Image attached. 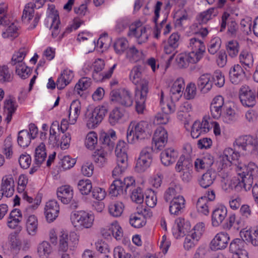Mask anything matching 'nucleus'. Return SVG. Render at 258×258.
I'll return each mask as SVG.
<instances>
[{"mask_svg":"<svg viewBox=\"0 0 258 258\" xmlns=\"http://www.w3.org/2000/svg\"><path fill=\"white\" fill-rule=\"evenodd\" d=\"M227 215V208L224 206H220L216 208L212 214V224L213 226H219L225 219Z\"/></svg>","mask_w":258,"mask_h":258,"instance_id":"obj_22","label":"nucleus"},{"mask_svg":"<svg viewBox=\"0 0 258 258\" xmlns=\"http://www.w3.org/2000/svg\"><path fill=\"white\" fill-rule=\"evenodd\" d=\"M180 35L178 33H172L169 37L167 43L164 47L165 53L169 54L173 53L167 60V67L172 61L175 54L177 52V49L179 44Z\"/></svg>","mask_w":258,"mask_h":258,"instance_id":"obj_8","label":"nucleus"},{"mask_svg":"<svg viewBox=\"0 0 258 258\" xmlns=\"http://www.w3.org/2000/svg\"><path fill=\"white\" fill-rule=\"evenodd\" d=\"M46 157L45 146L41 143L35 149V164L41 165Z\"/></svg>","mask_w":258,"mask_h":258,"instance_id":"obj_40","label":"nucleus"},{"mask_svg":"<svg viewBox=\"0 0 258 258\" xmlns=\"http://www.w3.org/2000/svg\"><path fill=\"white\" fill-rule=\"evenodd\" d=\"M240 235L242 238L250 242L253 246H258V230H254L253 232L248 230L241 231Z\"/></svg>","mask_w":258,"mask_h":258,"instance_id":"obj_36","label":"nucleus"},{"mask_svg":"<svg viewBox=\"0 0 258 258\" xmlns=\"http://www.w3.org/2000/svg\"><path fill=\"white\" fill-rule=\"evenodd\" d=\"M51 251L52 247L47 241H43L38 246L37 252L40 258H47Z\"/></svg>","mask_w":258,"mask_h":258,"instance_id":"obj_46","label":"nucleus"},{"mask_svg":"<svg viewBox=\"0 0 258 258\" xmlns=\"http://www.w3.org/2000/svg\"><path fill=\"white\" fill-rule=\"evenodd\" d=\"M116 162L117 166L112 171L113 177L118 176L122 173L127 167V155L126 153L117 152Z\"/></svg>","mask_w":258,"mask_h":258,"instance_id":"obj_16","label":"nucleus"},{"mask_svg":"<svg viewBox=\"0 0 258 258\" xmlns=\"http://www.w3.org/2000/svg\"><path fill=\"white\" fill-rule=\"evenodd\" d=\"M107 112V107L105 106H98L94 109H88L86 113L88 117L87 125L89 127L94 128L103 119Z\"/></svg>","mask_w":258,"mask_h":258,"instance_id":"obj_7","label":"nucleus"},{"mask_svg":"<svg viewBox=\"0 0 258 258\" xmlns=\"http://www.w3.org/2000/svg\"><path fill=\"white\" fill-rule=\"evenodd\" d=\"M18 27L15 23L13 22L2 33V36L4 38H12L14 39L18 36Z\"/></svg>","mask_w":258,"mask_h":258,"instance_id":"obj_55","label":"nucleus"},{"mask_svg":"<svg viewBox=\"0 0 258 258\" xmlns=\"http://www.w3.org/2000/svg\"><path fill=\"white\" fill-rule=\"evenodd\" d=\"M17 107L18 105L14 97L9 96L6 98L4 101V113L6 115L5 120L8 123L11 121L12 116L15 112Z\"/></svg>","mask_w":258,"mask_h":258,"instance_id":"obj_17","label":"nucleus"},{"mask_svg":"<svg viewBox=\"0 0 258 258\" xmlns=\"http://www.w3.org/2000/svg\"><path fill=\"white\" fill-rule=\"evenodd\" d=\"M8 8V4L4 3L0 4V25L7 26L10 24L7 14Z\"/></svg>","mask_w":258,"mask_h":258,"instance_id":"obj_49","label":"nucleus"},{"mask_svg":"<svg viewBox=\"0 0 258 258\" xmlns=\"http://www.w3.org/2000/svg\"><path fill=\"white\" fill-rule=\"evenodd\" d=\"M216 172L215 170L208 169L206 173L203 174L199 179L200 186L204 188H208L212 184L216 177Z\"/></svg>","mask_w":258,"mask_h":258,"instance_id":"obj_27","label":"nucleus"},{"mask_svg":"<svg viewBox=\"0 0 258 258\" xmlns=\"http://www.w3.org/2000/svg\"><path fill=\"white\" fill-rule=\"evenodd\" d=\"M26 229L28 233L32 236L36 234L38 229V220L34 215H30L26 221Z\"/></svg>","mask_w":258,"mask_h":258,"instance_id":"obj_34","label":"nucleus"},{"mask_svg":"<svg viewBox=\"0 0 258 258\" xmlns=\"http://www.w3.org/2000/svg\"><path fill=\"white\" fill-rule=\"evenodd\" d=\"M114 48L118 54L122 53L128 46V42L124 39H119L114 43Z\"/></svg>","mask_w":258,"mask_h":258,"instance_id":"obj_59","label":"nucleus"},{"mask_svg":"<svg viewBox=\"0 0 258 258\" xmlns=\"http://www.w3.org/2000/svg\"><path fill=\"white\" fill-rule=\"evenodd\" d=\"M200 239L196 238L195 235L190 233L188 234L184 239V247L186 250L193 248L197 244Z\"/></svg>","mask_w":258,"mask_h":258,"instance_id":"obj_58","label":"nucleus"},{"mask_svg":"<svg viewBox=\"0 0 258 258\" xmlns=\"http://www.w3.org/2000/svg\"><path fill=\"white\" fill-rule=\"evenodd\" d=\"M123 208L124 206L122 203L116 202L109 205L108 211L111 216L118 217L122 214Z\"/></svg>","mask_w":258,"mask_h":258,"instance_id":"obj_44","label":"nucleus"},{"mask_svg":"<svg viewBox=\"0 0 258 258\" xmlns=\"http://www.w3.org/2000/svg\"><path fill=\"white\" fill-rule=\"evenodd\" d=\"M212 84H214L218 87H222L225 83V79L224 76L221 72H215L212 77Z\"/></svg>","mask_w":258,"mask_h":258,"instance_id":"obj_64","label":"nucleus"},{"mask_svg":"<svg viewBox=\"0 0 258 258\" xmlns=\"http://www.w3.org/2000/svg\"><path fill=\"white\" fill-rule=\"evenodd\" d=\"M115 132L113 130H109L107 133H101L99 143L101 149L107 152L113 150L115 146V141L116 140Z\"/></svg>","mask_w":258,"mask_h":258,"instance_id":"obj_9","label":"nucleus"},{"mask_svg":"<svg viewBox=\"0 0 258 258\" xmlns=\"http://www.w3.org/2000/svg\"><path fill=\"white\" fill-rule=\"evenodd\" d=\"M71 220L77 229L89 228L93 225L94 217L84 211H75L71 214Z\"/></svg>","mask_w":258,"mask_h":258,"instance_id":"obj_5","label":"nucleus"},{"mask_svg":"<svg viewBox=\"0 0 258 258\" xmlns=\"http://www.w3.org/2000/svg\"><path fill=\"white\" fill-rule=\"evenodd\" d=\"M221 40L219 37H215L210 41V45L208 48L209 52L212 54H215L220 48Z\"/></svg>","mask_w":258,"mask_h":258,"instance_id":"obj_62","label":"nucleus"},{"mask_svg":"<svg viewBox=\"0 0 258 258\" xmlns=\"http://www.w3.org/2000/svg\"><path fill=\"white\" fill-rule=\"evenodd\" d=\"M223 121L227 123H230L236 119V114L234 110L231 107H224L222 114Z\"/></svg>","mask_w":258,"mask_h":258,"instance_id":"obj_50","label":"nucleus"},{"mask_svg":"<svg viewBox=\"0 0 258 258\" xmlns=\"http://www.w3.org/2000/svg\"><path fill=\"white\" fill-rule=\"evenodd\" d=\"M226 49L228 55L231 57H235L239 51V44L235 40H231L228 42Z\"/></svg>","mask_w":258,"mask_h":258,"instance_id":"obj_57","label":"nucleus"},{"mask_svg":"<svg viewBox=\"0 0 258 258\" xmlns=\"http://www.w3.org/2000/svg\"><path fill=\"white\" fill-rule=\"evenodd\" d=\"M13 79V72L6 65L0 66V82L2 84L9 83Z\"/></svg>","mask_w":258,"mask_h":258,"instance_id":"obj_33","label":"nucleus"},{"mask_svg":"<svg viewBox=\"0 0 258 258\" xmlns=\"http://www.w3.org/2000/svg\"><path fill=\"white\" fill-rule=\"evenodd\" d=\"M97 135L94 132L89 133L86 138L85 145L90 150H93L97 145Z\"/></svg>","mask_w":258,"mask_h":258,"instance_id":"obj_53","label":"nucleus"},{"mask_svg":"<svg viewBox=\"0 0 258 258\" xmlns=\"http://www.w3.org/2000/svg\"><path fill=\"white\" fill-rule=\"evenodd\" d=\"M124 115V110L119 107H116L110 113L108 121L111 125L117 123Z\"/></svg>","mask_w":258,"mask_h":258,"instance_id":"obj_39","label":"nucleus"},{"mask_svg":"<svg viewBox=\"0 0 258 258\" xmlns=\"http://www.w3.org/2000/svg\"><path fill=\"white\" fill-rule=\"evenodd\" d=\"M32 70L26 66L25 63L16 66V73L22 79H25L29 77L31 74Z\"/></svg>","mask_w":258,"mask_h":258,"instance_id":"obj_54","label":"nucleus"},{"mask_svg":"<svg viewBox=\"0 0 258 258\" xmlns=\"http://www.w3.org/2000/svg\"><path fill=\"white\" fill-rule=\"evenodd\" d=\"M185 207V200L182 196H177L170 201L169 212L171 214L178 215Z\"/></svg>","mask_w":258,"mask_h":258,"instance_id":"obj_23","label":"nucleus"},{"mask_svg":"<svg viewBox=\"0 0 258 258\" xmlns=\"http://www.w3.org/2000/svg\"><path fill=\"white\" fill-rule=\"evenodd\" d=\"M176 223H177L178 232L180 235H185L188 232L190 233L191 226L188 221H185L184 219L180 218L176 220Z\"/></svg>","mask_w":258,"mask_h":258,"instance_id":"obj_52","label":"nucleus"},{"mask_svg":"<svg viewBox=\"0 0 258 258\" xmlns=\"http://www.w3.org/2000/svg\"><path fill=\"white\" fill-rule=\"evenodd\" d=\"M193 52L178 54L176 58L177 67L179 69H183L187 68L189 63L198 62L200 60V55L197 56Z\"/></svg>","mask_w":258,"mask_h":258,"instance_id":"obj_12","label":"nucleus"},{"mask_svg":"<svg viewBox=\"0 0 258 258\" xmlns=\"http://www.w3.org/2000/svg\"><path fill=\"white\" fill-rule=\"evenodd\" d=\"M109 193L112 196L117 197L124 193V188L122 186V180L120 179L113 181L109 187Z\"/></svg>","mask_w":258,"mask_h":258,"instance_id":"obj_38","label":"nucleus"},{"mask_svg":"<svg viewBox=\"0 0 258 258\" xmlns=\"http://www.w3.org/2000/svg\"><path fill=\"white\" fill-rule=\"evenodd\" d=\"M209 202L206 196L200 198L196 204V207L199 213L204 215H208L209 213Z\"/></svg>","mask_w":258,"mask_h":258,"instance_id":"obj_42","label":"nucleus"},{"mask_svg":"<svg viewBox=\"0 0 258 258\" xmlns=\"http://www.w3.org/2000/svg\"><path fill=\"white\" fill-rule=\"evenodd\" d=\"M175 170L177 172L192 171V163L191 159L185 158L184 155L181 156L175 166Z\"/></svg>","mask_w":258,"mask_h":258,"instance_id":"obj_29","label":"nucleus"},{"mask_svg":"<svg viewBox=\"0 0 258 258\" xmlns=\"http://www.w3.org/2000/svg\"><path fill=\"white\" fill-rule=\"evenodd\" d=\"M129 221L132 226L136 228L142 227L146 223V220L139 211L130 215Z\"/></svg>","mask_w":258,"mask_h":258,"instance_id":"obj_32","label":"nucleus"},{"mask_svg":"<svg viewBox=\"0 0 258 258\" xmlns=\"http://www.w3.org/2000/svg\"><path fill=\"white\" fill-rule=\"evenodd\" d=\"M15 191V183L13 177L11 175L4 176L2 180L0 191L6 197H12Z\"/></svg>","mask_w":258,"mask_h":258,"instance_id":"obj_19","label":"nucleus"},{"mask_svg":"<svg viewBox=\"0 0 258 258\" xmlns=\"http://www.w3.org/2000/svg\"><path fill=\"white\" fill-rule=\"evenodd\" d=\"M32 139L29 136V132L27 130L20 131L18 133L17 142L18 145L23 148L27 147L30 144Z\"/></svg>","mask_w":258,"mask_h":258,"instance_id":"obj_35","label":"nucleus"},{"mask_svg":"<svg viewBox=\"0 0 258 258\" xmlns=\"http://www.w3.org/2000/svg\"><path fill=\"white\" fill-rule=\"evenodd\" d=\"M116 66V64H113V66L110 68L108 71L106 73L93 71L92 74V77L96 82H100L105 79H108L111 77Z\"/></svg>","mask_w":258,"mask_h":258,"instance_id":"obj_48","label":"nucleus"},{"mask_svg":"<svg viewBox=\"0 0 258 258\" xmlns=\"http://www.w3.org/2000/svg\"><path fill=\"white\" fill-rule=\"evenodd\" d=\"M74 78V73L72 71L64 70L60 74L56 81V86L58 89H64L70 83Z\"/></svg>","mask_w":258,"mask_h":258,"instance_id":"obj_25","label":"nucleus"},{"mask_svg":"<svg viewBox=\"0 0 258 258\" xmlns=\"http://www.w3.org/2000/svg\"><path fill=\"white\" fill-rule=\"evenodd\" d=\"M234 150L230 148H226L223 151V160L227 161L229 164L239 166L240 158L239 152L242 154L249 153L255 154L258 157V141L251 136H244L238 138L235 141Z\"/></svg>","mask_w":258,"mask_h":258,"instance_id":"obj_1","label":"nucleus"},{"mask_svg":"<svg viewBox=\"0 0 258 258\" xmlns=\"http://www.w3.org/2000/svg\"><path fill=\"white\" fill-rule=\"evenodd\" d=\"M168 140V134L166 130L162 127H158L153 137V145L156 150H161L165 147Z\"/></svg>","mask_w":258,"mask_h":258,"instance_id":"obj_11","label":"nucleus"},{"mask_svg":"<svg viewBox=\"0 0 258 258\" xmlns=\"http://www.w3.org/2000/svg\"><path fill=\"white\" fill-rule=\"evenodd\" d=\"M143 67L138 66L132 70L130 78L137 86L135 90L136 110L138 113H143L145 108V102L149 92L148 82L142 79Z\"/></svg>","mask_w":258,"mask_h":258,"instance_id":"obj_3","label":"nucleus"},{"mask_svg":"<svg viewBox=\"0 0 258 258\" xmlns=\"http://www.w3.org/2000/svg\"><path fill=\"white\" fill-rule=\"evenodd\" d=\"M132 200L137 203L141 204L144 201V195L143 190L141 187H138L134 189L131 196Z\"/></svg>","mask_w":258,"mask_h":258,"instance_id":"obj_61","label":"nucleus"},{"mask_svg":"<svg viewBox=\"0 0 258 258\" xmlns=\"http://www.w3.org/2000/svg\"><path fill=\"white\" fill-rule=\"evenodd\" d=\"M197 86L203 93H206L209 91L212 87V81L211 80V76L209 74L201 75L198 79Z\"/></svg>","mask_w":258,"mask_h":258,"instance_id":"obj_26","label":"nucleus"},{"mask_svg":"<svg viewBox=\"0 0 258 258\" xmlns=\"http://www.w3.org/2000/svg\"><path fill=\"white\" fill-rule=\"evenodd\" d=\"M78 241V236L75 232H71L70 234L62 233L59 239V248L63 251H66L69 246H74Z\"/></svg>","mask_w":258,"mask_h":258,"instance_id":"obj_14","label":"nucleus"},{"mask_svg":"<svg viewBox=\"0 0 258 258\" xmlns=\"http://www.w3.org/2000/svg\"><path fill=\"white\" fill-rule=\"evenodd\" d=\"M230 240V237L227 233L220 232L216 234L211 242V248L213 250L225 248Z\"/></svg>","mask_w":258,"mask_h":258,"instance_id":"obj_15","label":"nucleus"},{"mask_svg":"<svg viewBox=\"0 0 258 258\" xmlns=\"http://www.w3.org/2000/svg\"><path fill=\"white\" fill-rule=\"evenodd\" d=\"M177 156V152L174 149L169 148L161 152L160 158L164 166H168L175 162Z\"/></svg>","mask_w":258,"mask_h":258,"instance_id":"obj_20","label":"nucleus"},{"mask_svg":"<svg viewBox=\"0 0 258 258\" xmlns=\"http://www.w3.org/2000/svg\"><path fill=\"white\" fill-rule=\"evenodd\" d=\"M150 133L148 123L141 121L136 125H130L126 134V139L128 143L133 144L136 140L145 139Z\"/></svg>","mask_w":258,"mask_h":258,"instance_id":"obj_4","label":"nucleus"},{"mask_svg":"<svg viewBox=\"0 0 258 258\" xmlns=\"http://www.w3.org/2000/svg\"><path fill=\"white\" fill-rule=\"evenodd\" d=\"M142 51H140L133 46L127 49L126 56L131 62H136L142 58Z\"/></svg>","mask_w":258,"mask_h":258,"instance_id":"obj_41","label":"nucleus"},{"mask_svg":"<svg viewBox=\"0 0 258 258\" xmlns=\"http://www.w3.org/2000/svg\"><path fill=\"white\" fill-rule=\"evenodd\" d=\"M57 198L64 204H67L71 202L73 197V191L72 187L66 185L61 186L57 188Z\"/></svg>","mask_w":258,"mask_h":258,"instance_id":"obj_24","label":"nucleus"},{"mask_svg":"<svg viewBox=\"0 0 258 258\" xmlns=\"http://www.w3.org/2000/svg\"><path fill=\"white\" fill-rule=\"evenodd\" d=\"M239 97L242 104L246 107H252L256 103L255 91L248 86H243L239 91Z\"/></svg>","mask_w":258,"mask_h":258,"instance_id":"obj_10","label":"nucleus"},{"mask_svg":"<svg viewBox=\"0 0 258 258\" xmlns=\"http://www.w3.org/2000/svg\"><path fill=\"white\" fill-rule=\"evenodd\" d=\"M27 51L24 48H21L19 50L15 53L12 57L11 61L10 63L13 66H19L24 62L23 61L26 55Z\"/></svg>","mask_w":258,"mask_h":258,"instance_id":"obj_47","label":"nucleus"},{"mask_svg":"<svg viewBox=\"0 0 258 258\" xmlns=\"http://www.w3.org/2000/svg\"><path fill=\"white\" fill-rule=\"evenodd\" d=\"M152 161L139 157L136 165V170L138 172H143L146 170L150 166Z\"/></svg>","mask_w":258,"mask_h":258,"instance_id":"obj_51","label":"nucleus"},{"mask_svg":"<svg viewBox=\"0 0 258 258\" xmlns=\"http://www.w3.org/2000/svg\"><path fill=\"white\" fill-rule=\"evenodd\" d=\"M59 210V205L56 201L51 200L46 203L45 214L47 221L51 222L55 220L58 216Z\"/></svg>","mask_w":258,"mask_h":258,"instance_id":"obj_21","label":"nucleus"},{"mask_svg":"<svg viewBox=\"0 0 258 258\" xmlns=\"http://www.w3.org/2000/svg\"><path fill=\"white\" fill-rule=\"evenodd\" d=\"M184 88V82L182 78H178L173 83L170 90V95L172 102L177 101L182 95Z\"/></svg>","mask_w":258,"mask_h":258,"instance_id":"obj_18","label":"nucleus"},{"mask_svg":"<svg viewBox=\"0 0 258 258\" xmlns=\"http://www.w3.org/2000/svg\"><path fill=\"white\" fill-rule=\"evenodd\" d=\"M238 175L240 178H233L229 184V186L238 191L242 188L246 191L249 190L254 180L258 178V167L253 162H249L247 165L241 164L238 166Z\"/></svg>","mask_w":258,"mask_h":258,"instance_id":"obj_2","label":"nucleus"},{"mask_svg":"<svg viewBox=\"0 0 258 258\" xmlns=\"http://www.w3.org/2000/svg\"><path fill=\"white\" fill-rule=\"evenodd\" d=\"M107 152V151H106L101 149H98L92 155V160L96 163L98 164V166H102L106 162V156Z\"/></svg>","mask_w":258,"mask_h":258,"instance_id":"obj_43","label":"nucleus"},{"mask_svg":"<svg viewBox=\"0 0 258 258\" xmlns=\"http://www.w3.org/2000/svg\"><path fill=\"white\" fill-rule=\"evenodd\" d=\"M245 246L246 242L243 238H235L230 243L229 251L233 254L240 253L245 251Z\"/></svg>","mask_w":258,"mask_h":258,"instance_id":"obj_31","label":"nucleus"},{"mask_svg":"<svg viewBox=\"0 0 258 258\" xmlns=\"http://www.w3.org/2000/svg\"><path fill=\"white\" fill-rule=\"evenodd\" d=\"M169 119V116L168 113L163 112H158L155 116L154 123L165 124L168 122Z\"/></svg>","mask_w":258,"mask_h":258,"instance_id":"obj_63","label":"nucleus"},{"mask_svg":"<svg viewBox=\"0 0 258 258\" xmlns=\"http://www.w3.org/2000/svg\"><path fill=\"white\" fill-rule=\"evenodd\" d=\"M91 79L88 77H83L79 80L75 87V91L81 96V92L87 90L91 85Z\"/></svg>","mask_w":258,"mask_h":258,"instance_id":"obj_45","label":"nucleus"},{"mask_svg":"<svg viewBox=\"0 0 258 258\" xmlns=\"http://www.w3.org/2000/svg\"><path fill=\"white\" fill-rule=\"evenodd\" d=\"M239 62L246 71L253 66V59L252 54L247 50H242L239 56Z\"/></svg>","mask_w":258,"mask_h":258,"instance_id":"obj_30","label":"nucleus"},{"mask_svg":"<svg viewBox=\"0 0 258 258\" xmlns=\"http://www.w3.org/2000/svg\"><path fill=\"white\" fill-rule=\"evenodd\" d=\"M110 100L124 107L132 105L133 99L131 92L125 88L112 90L110 94Z\"/></svg>","mask_w":258,"mask_h":258,"instance_id":"obj_6","label":"nucleus"},{"mask_svg":"<svg viewBox=\"0 0 258 258\" xmlns=\"http://www.w3.org/2000/svg\"><path fill=\"white\" fill-rule=\"evenodd\" d=\"M229 79L233 84H238L245 79L246 75L245 69L239 64L232 66L229 72Z\"/></svg>","mask_w":258,"mask_h":258,"instance_id":"obj_13","label":"nucleus"},{"mask_svg":"<svg viewBox=\"0 0 258 258\" xmlns=\"http://www.w3.org/2000/svg\"><path fill=\"white\" fill-rule=\"evenodd\" d=\"M91 181L89 179L80 180L77 183V187L83 195H88L92 189Z\"/></svg>","mask_w":258,"mask_h":258,"instance_id":"obj_37","label":"nucleus"},{"mask_svg":"<svg viewBox=\"0 0 258 258\" xmlns=\"http://www.w3.org/2000/svg\"><path fill=\"white\" fill-rule=\"evenodd\" d=\"M92 197L98 201H101L103 200L106 196V192L105 190L98 186L92 187V189L91 191Z\"/></svg>","mask_w":258,"mask_h":258,"instance_id":"obj_60","label":"nucleus"},{"mask_svg":"<svg viewBox=\"0 0 258 258\" xmlns=\"http://www.w3.org/2000/svg\"><path fill=\"white\" fill-rule=\"evenodd\" d=\"M189 47L191 48V51L196 54L197 56L200 55V59L205 51L206 47L202 40L197 38H192L190 39Z\"/></svg>","mask_w":258,"mask_h":258,"instance_id":"obj_28","label":"nucleus"},{"mask_svg":"<svg viewBox=\"0 0 258 258\" xmlns=\"http://www.w3.org/2000/svg\"><path fill=\"white\" fill-rule=\"evenodd\" d=\"M8 243L12 249L19 248L21 242L18 237V233L14 232L10 233L8 236Z\"/></svg>","mask_w":258,"mask_h":258,"instance_id":"obj_56","label":"nucleus"}]
</instances>
